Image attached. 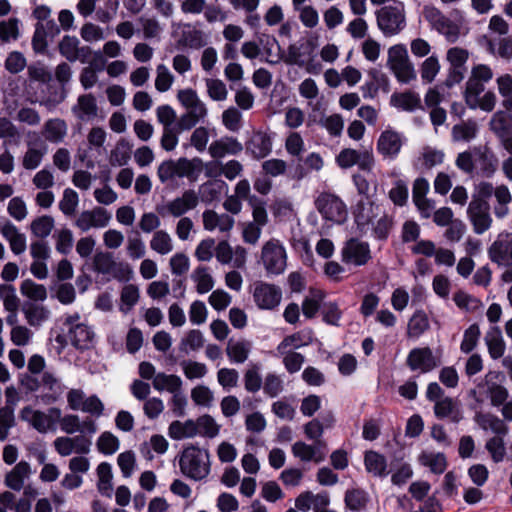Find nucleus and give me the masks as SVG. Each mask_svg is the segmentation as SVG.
<instances>
[{
	"mask_svg": "<svg viewBox=\"0 0 512 512\" xmlns=\"http://www.w3.org/2000/svg\"><path fill=\"white\" fill-rule=\"evenodd\" d=\"M80 314L64 315L57 320L55 342L58 344V354L71 344L79 351L89 350L94 346L95 333L89 325L80 321Z\"/></svg>",
	"mask_w": 512,
	"mask_h": 512,
	"instance_id": "f257e3e1",
	"label": "nucleus"
},
{
	"mask_svg": "<svg viewBox=\"0 0 512 512\" xmlns=\"http://www.w3.org/2000/svg\"><path fill=\"white\" fill-rule=\"evenodd\" d=\"M455 165L467 175L477 174L484 178H491L497 171L499 160L490 147L479 145L459 153Z\"/></svg>",
	"mask_w": 512,
	"mask_h": 512,
	"instance_id": "f03ea898",
	"label": "nucleus"
},
{
	"mask_svg": "<svg viewBox=\"0 0 512 512\" xmlns=\"http://www.w3.org/2000/svg\"><path fill=\"white\" fill-rule=\"evenodd\" d=\"M181 473L194 481L205 479L211 470L210 454L196 445L185 446L179 456Z\"/></svg>",
	"mask_w": 512,
	"mask_h": 512,
	"instance_id": "7ed1b4c3",
	"label": "nucleus"
},
{
	"mask_svg": "<svg viewBox=\"0 0 512 512\" xmlns=\"http://www.w3.org/2000/svg\"><path fill=\"white\" fill-rule=\"evenodd\" d=\"M379 30L385 37L399 34L406 26V17L402 3L386 5L376 11Z\"/></svg>",
	"mask_w": 512,
	"mask_h": 512,
	"instance_id": "20e7f679",
	"label": "nucleus"
},
{
	"mask_svg": "<svg viewBox=\"0 0 512 512\" xmlns=\"http://www.w3.org/2000/svg\"><path fill=\"white\" fill-rule=\"evenodd\" d=\"M315 206L326 221L342 224L347 219L346 204L334 193H320L315 199Z\"/></svg>",
	"mask_w": 512,
	"mask_h": 512,
	"instance_id": "39448f33",
	"label": "nucleus"
},
{
	"mask_svg": "<svg viewBox=\"0 0 512 512\" xmlns=\"http://www.w3.org/2000/svg\"><path fill=\"white\" fill-rule=\"evenodd\" d=\"M261 261L268 276H277L285 271L287 254L279 240L271 239L263 245Z\"/></svg>",
	"mask_w": 512,
	"mask_h": 512,
	"instance_id": "423d86ee",
	"label": "nucleus"
},
{
	"mask_svg": "<svg viewBox=\"0 0 512 512\" xmlns=\"http://www.w3.org/2000/svg\"><path fill=\"white\" fill-rule=\"evenodd\" d=\"M336 163L342 169H349L357 165L358 169L367 175L373 174L375 159L371 150H356L344 148L336 156Z\"/></svg>",
	"mask_w": 512,
	"mask_h": 512,
	"instance_id": "0eeeda50",
	"label": "nucleus"
},
{
	"mask_svg": "<svg viewBox=\"0 0 512 512\" xmlns=\"http://www.w3.org/2000/svg\"><path fill=\"white\" fill-rule=\"evenodd\" d=\"M372 258L370 245L356 237H352L344 242L341 249V259L346 264L354 266H364Z\"/></svg>",
	"mask_w": 512,
	"mask_h": 512,
	"instance_id": "6e6552de",
	"label": "nucleus"
},
{
	"mask_svg": "<svg viewBox=\"0 0 512 512\" xmlns=\"http://www.w3.org/2000/svg\"><path fill=\"white\" fill-rule=\"evenodd\" d=\"M406 365L411 371L428 373L441 365V357L434 355L430 347H417L408 353Z\"/></svg>",
	"mask_w": 512,
	"mask_h": 512,
	"instance_id": "1a4fd4ad",
	"label": "nucleus"
},
{
	"mask_svg": "<svg viewBox=\"0 0 512 512\" xmlns=\"http://www.w3.org/2000/svg\"><path fill=\"white\" fill-rule=\"evenodd\" d=\"M253 299L262 310H274L282 299V290L275 284L258 281L254 284Z\"/></svg>",
	"mask_w": 512,
	"mask_h": 512,
	"instance_id": "9d476101",
	"label": "nucleus"
},
{
	"mask_svg": "<svg viewBox=\"0 0 512 512\" xmlns=\"http://www.w3.org/2000/svg\"><path fill=\"white\" fill-rule=\"evenodd\" d=\"M245 152L255 160H261L270 155L273 147V134L257 130L245 142Z\"/></svg>",
	"mask_w": 512,
	"mask_h": 512,
	"instance_id": "9b49d317",
	"label": "nucleus"
},
{
	"mask_svg": "<svg viewBox=\"0 0 512 512\" xmlns=\"http://www.w3.org/2000/svg\"><path fill=\"white\" fill-rule=\"evenodd\" d=\"M489 259L499 266L512 265V234L500 233L488 249Z\"/></svg>",
	"mask_w": 512,
	"mask_h": 512,
	"instance_id": "f8f14e48",
	"label": "nucleus"
},
{
	"mask_svg": "<svg viewBox=\"0 0 512 512\" xmlns=\"http://www.w3.org/2000/svg\"><path fill=\"white\" fill-rule=\"evenodd\" d=\"M489 210V204L478 201H471L469 203L467 214L476 234H483L490 228L492 219Z\"/></svg>",
	"mask_w": 512,
	"mask_h": 512,
	"instance_id": "ddd939ff",
	"label": "nucleus"
},
{
	"mask_svg": "<svg viewBox=\"0 0 512 512\" xmlns=\"http://www.w3.org/2000/svg\"><path fill=\"white\" fill-rule=\"evenodd\" d=\"M41 387L43 388V393L38 398L44 405H51L57 402L65 390V386L60 380L47 371L41 376Z\"/></svg>",
	"mask_w": 512,
	"mask_h": 512,
	"instance_id": "4468645a",
	"label": "nucleus"
},
{
	"mask_svg": "<svg viewBox=\"0 0 512 512\" xmlns=\"http://www.w3.org/2000/svg\"><path fill=\"white\" fill-rule=\"evenodd\" d=\"M199 202L197 193L194 190H186L181 197H177L174 200L167 203L165 208L160 212L164 215V210L173 217H181L186 212L194 209Z\"/></svg>",
	"mask_w": 512,
	"mask_h": 512,
	"instance_id": "2eb2a0df",
	"label": "nucleus"
},
{
	"mask_svg": "<svg viewBox=\"0 0 512 512\" xmlns=\"http://www.w3.org/2000/svg\"><path fill=\"white\" fill-rule=\"evenodd\" d=\"M402 147L401 135L392 130L383 131L377 141V151L385 159H395Z\"/></svg>",
	"mask_w": 512,
	"mask_h": 512,
	"instance_id": "dca6fc26",
	"label": "nucleus"
},
{
	"mask_svg": "<svg viewBox=\"0 0 512 512\" xmlns=\"http://www.w3.org/2000/svg\"><path fill=\"white\" fill-rule=\"evenodd\" d=\"M373 207L374 202L372 200L360 199L353 208L354 221L361 235L367 233L369 226L376 217Z\"/></svg>",
	"mask_w": 512,
	"mask_h": 512,
	"instance_id": "f3484780",
	"label": "nucleus"
},
{
	"mask_svg": "<svg viewBox=\"0 0 512 512\" xmlns=\"http://www.w3.org/2000/svg\"><path fill=\"white\" fill-rule=\"evenodd\" d=\"M71 111L82 122L93 120L98 115L96 97L92 93L78 96L77 103L72 106Z\"/></svg>",
	"mask_w": 512,
	"mask_h": 512,
	"instance_id": "a211bd4d",
	"label": "nucleus"
},
{
	"mask_svg": "<svg viewBox=\"0 0 512 512\" xmlns=\"http://www.w3.org/2000/svg\"><path fill=\"white\" fill-rule=\"evenodd\" d=\"M20 418L32 425L40 433H46L48 430H54V421L46 413L34 410L30 406H25L20 412Z\"/></svg>",
	"mask_w": 512,
	"mask_h": 512,
	"instance_id": "6ab92c4d",
	"label": "nucleus"
},
{
	"mask_svg": "<svg viewBox=\"0 0 512 512\" xmlns=\"http://www.w3.org/2000/svg\"><path fill=\"white\" fill-rule=\"evenodd\" d=\"M434 414L439 419L449 418L455 424L463 419L458 403L451 397H444L441 401H436Z\"/></svg>",
	"mask_w": 512,
	"mask_h": 512,
	"instance_id": "aec40b11",
	"label": "nucleus"
},
{
	"mask_svg": "<svg viewBox=\"0 0 512 512\" xmlns=\"http://www.w3.org/2000/svg\"><path fill=\"white\" fill-rule=\"evenodd\" d=\"M21 311L27 323L33 327L40 326L50 316V311L44 305L32 301H25L22 304Z\"/></svg>",
	"mask_w": 512,
	"mask_h": 512,
	"instance_id": "412c9836",
	"label": "nucleus"
},
{
	"mask_svg": "<svg viewBox=\"0 0 512 512\" xmlns=\"http://www.w3.org/2000/svg\"><path fill=\"white\" fill-rule=\"evenodd\" d=\"M1 233L9 242L10 249L15 255H20L26 250V236L13 223L7 221L1 229Z\"/></svg>",
	"mask_w": 512,
	"mask_h": 512,
	"instance_id": "4be33fe9",
	"label": "nucleus"
},
{
	"mask_svg": "<svg viewBox=\"0 0 512 512\" xmlns=\"http://www.w3.org/2000/svg\"><path fill=\"white\" fill-rule=\"evenodd\" d=\"M474 421L483 429H490L496 436H506L509 427L498 416L491 413L477 412Z\"/></svg>",
	"mask_w": 512,
	"mask_h": 512,
	"instance_id": "5701e85b",
	"label": "nucleus"
},
{
	"mask_svg": "<svg viewBox=\"0 0 512 512\" xmlns=\"http://www.w3.org/2000/svg\"><path fill=\"white\" fill-rule=\"evenodd\" d=\"M67 124L60 118L48 119L43 126V135L45 139L53 144L63 142L67 135Z\"/></svg>",
	"mask_w": 512,
	"mask_h": 512,
	"instance_id": "b1692460",
	"label": "nucleus"
},
{
	"mask_svg": "<svg viewBox=\"0 0 512 512\" xmlns=\"http://www.w3.org/2000/svg\"><path fill=\"white\" fill-rule=\"evenodd\" d=\"M324 447L325 443L323 441H317L314 445L306 444L303 441H297L292 446V454L303 462H309L311 460L320 462L323 458L317 457V453Z\"/></svg>",
	"mask_w": 512,
	"mask_h": 512,
	"instance_id": "393cba45",
	"label": "nucleus"
},
{
	"mask_svg": "<svg viewBox=\"0 0 512 512\" xmlns=\"http://www.w3.org/2000/svg\"><path fill=\"white\" fill-rule=\"evenodd\" d=\"M251 342L245 339H230L227 343L226 354L232 363H244L251 351Z\"/></svg>",
	"mask_w": 512,
	"mask_h": 512,
	"instance_id": "a878e982",
	"label": "nucleus"
},
{
	"mask_svg": "<svg viewBox=\"0 0 512 512\" xmlns=\"http://www.w3.org/2000/svg\"><path fill=\"white\" fill-rule=\"evenodd\" d=\"M176 164L177 176L187 177L192 180H196L198 178L204 166L202 159L199 157H195L192 159L181 157L176 161Z\"/></svg>",
	"mask_w": 512,
	"mask_h": 512,
	"instance_id": "bb28decb",
	"label": "nucleus"
},
{
	"mask_svg": "<svg viewBox=\"0 0 512 512\" xmlns=\"http://www.w3.org/2000/svg\"><path fill=\"white\" fill-rule=\"evenodd\" d=\"M485 342L492 359L496 360L503 357L505 342L502 337L501 329L498 326H494L490 329L485 337Z\"/></svg>",
	"mask_w": 512,
	"mask_h": 512,
	"instance_id": "cd10ccee",
	"label": "nucleus"
},
{
	"mask_svg": "<svg viewBox=\"0 0 512 512\" xmlns=\"http://www.w3.org/2000/svg\"><path fill=\"white\" fill-rule=\"evenodd\" d=\"M366 470L377 477L387 475V460L384 455L376 451H367L364 456Z\"/></svg>",
	"mask_w": 512,
	"mask_h": 512,
	"instance_id": "c85d7f7f",
	"label": "nucleus"
},
{
	"mask_svg": "<svg viewBox=\"0 0 512 512\" xmlns=\"http://www.w3.org/2000/svg\"><path fill=\"white\" fill-rule=\"evenodd\" d=\"M225 189L227 184L223 180L213 179L205 182L199 189L202 202L209 204L218 200Z\"/></svg>",
	"mask_w": 512,
	"mask_h": 512,
	"instance_id": "c756f323",
	"label": "nucleus"
},
{
	"mask_svg": "<svg viewBox=\"0 0 512 512\" xmlns=\"http://www.w3.org/2000/svg\"><path fill=\"white\" fill-rule=\"evenodd\" d=\"M365 174L366 173L353 174L352 182L357 190V193L362 197L361 199L371 200L377 190V181L368 179Z\"/></svg>",
	"mask_w": 512,
	"mask_h": 512,
	"instance_id": "7c9ffc66",
	"label": "nucleus"
},
{
	"mask_svg": "<svg viewBox=\"0 0 512 512\" xmlns=\"http://www.w3.org/2000/svg\"><path fill=\"white\" fill-rule=\"evenodd\" d=\"M488 51L500 58L509 60L512 58V35L502 38L489 39L487 41Z\"/></svg>",
	"mask_w": 512,
	"mask_h": 512,
	"instance_id": "2f4dec72",
	"label": "nucleus"
},
{
	"mask_svg": "<svg viewBox=\"0 0 512 512\" xmlns=\"http://www.w3.org/2000/svg\"><path fill=\"white\" fill-rule=\"evenodd\" d=\"M420 103L419 95L411 91L394 93L391 96V104L405 111H414L420 106Z\"/></svg>",
	"mask_w": 512,
	"mask_h": 512,
	"instance_id": "473e14b6",
	"label": "nucleus"
},
{
	"mask_svg": "<svg viewBox=\"0 0 512 512\" xmlns=\"http://www.w3.org/2000/svg\"><path fill=\"white\" fill-rule=\"evenodd\" d=\"M490 128L500 139L512 134V117L505 112H497L490 121Z\"/></svg>",
	"mask_w": 512,
	"mask_h": 512,
	"instance_id": "72a5a7b5",
	"label": "nucleus"
},
{
	"mask_svg": "<svg viewBox=\"0 0 512 512\" xmlns=\"http://www.w3.org/2000/svg\"><path fill=\"white\" fill-rule=\"evenodd\" d=\"M181 386V378L174 374L167 375L165 373H158L153 379V387L158 391L166 389L171 393H175L180 391Z\"/></svg>",
	"mask_w": 512,
	"mask_h": 512,
	"instance_id": "f704fd0d",
	"label": "nucleus"
},
{
	"mask_svg": "<svg viewBox=\"0 0 512 512\" xmlns=\"http://www.w3.org/2000/svg\"><path fill=\"white\" fill-rule=\"evenodd\" d=\"M20 292L32 302H42L47 298V290L45 286L37 284L31 279H26L21 283Z\"/></svg>",
	"mask_w": 512,
	"mask_h": 512,
	"instance_id": "c9c22d12",
	"label": "nucleus"
},
{
	"mask_svg": "<svg viewBox=\"0 0 512 512\" xmlns=\"http://www.w3.org/2000/svg\"><path fill=\"white\" fill-rule=\"evenodd\" d=\"M428 328L429 320L427 314L422 310H418L409 320L407 333L411 338H419Z\"/></svg>",
	"mask_w": 512,
	"mask_h": 512,
	"instance_id": "e433bc0d",
	"label": "nucleus"
},
{
	"mask_svg": "<svg viewBox=\"0 0 512 512\" xmlns=\"http://www.w3.org/2000/svg\"><path fill=\"white\" fill-rule=\"evenodd\" d=\"M344 501L348 509L359 512L366 508L369 498L364 490L352 489L346 491Z\"/></svg>",
	"mask_w": 512,
	"mask_h": 512,
	"instance_id": "4c0bfd02",
	"label": "nucleus"
},
{
	"mask_svg": "<svg viewBox=\"0 0 512 512\" xmlns=\"http://www.w3.org/2000/svg\"><path fill=\"white\" fill-rule=\"evenodd\" d=\"M477 124L475 121L468 120L460 124H456L452 128V138L454 141L469 142L477 135Z\"/></svg>",
	"mask_w": 512,
	"mask_h": 512,
	"instance_id": "58836bf2",
	"label": "nucleus"
},
{
	"mask_svg": "<svg viewBox=\"0 0 512 512\" xmlns=\"http://www.w3.org/2000/svg\"><path fill=\"white\" fill-rule=\"evenodd\" d=\"M419 460L422 465L429 467L435 474H442L447 467L446 457L443 453L423 452Z\"/></svg>",
	"mask_w": 512,
	"mask_h": 512,
	"instance_id": "ea45409f",
	"label": "nucleus"
},
{
	"mask_svg": "<svg viewBox=\"0 0 512 512\" xmlns=\"http://www.w3.org/2000/svg\"><path fill=\"white\" fill-rule=\"evenodd\" d=\"M453 301L456 306L466 312H475L479 310L483 304L482 301L473 295L466 293L465 291L459 290L453 295Z\"/></svg>",
	"mask_w": 512,
	"mask_h": 512,
	"instance_id": "a19ab883",
	"label": "nucleus"
},
{
	"mask_svg": "<svg viewBox=\"0 0 512 512\" xmlns=\"http://www.w3.org/2000/svg\"><path fill=\"white\" fill-rule=\"evenodd\" d=\"M131 157V145L125 139H120L111 151L110 163L112 166H124Z\"/></svg>",
	"mask_w": 512,
	"mask_h": 512,
	"instance_id": "79ce46f5",
	"label": "nucleus"
},
{
	"mask_svg": "<svg viewBox=\"0 0 512 512\" xmlns=\"http://www.w3.org/2000/svg\"><path fill=\"white\" fill-rule=\"evenodd\" d=\"M191 277L197 284L196 289L199 294L209 292L214 286V280L205 266L197 267Z\"/></svg>",
	"mask_w": 512,
	"mask_h": 512,
	"instance_id": "37998d69",
	"label": "nucleus"
},
{
	"mask_svg": "<svg viewBox=\"0 0 512 512\" xmlns=\"http://www.w3.org/2000/svg\"><path fill=\"white\" fill-rule=\"evenodd\" d=\"M0 139H4V144L19 145L21 134L18 128L6 117H0Z\"/></svg>",
	"mask_w": 512,
	"mask_h": 512,
	"instance_id": "c03bdc74",
	"label": "nucleus"
},
{
	"mask_svg": "<svg viewBox=\"0 0 512 512\" xmlns=\"http://www.w3.org/2000/svg\"><path fill=\"white\" fill-rule=\"evenodd\" d=\"M80 41L76 36L65 35L58 44V50L61 56H63L69 62L77 61L76 50Z\"/></svg>",
	"mask_w": 512,
	"mask_h": 512,
	"instance_id": "a18cd8bd",
	"label": "nucleus"
},
{
	"mask_svg": "<svg viewBox=\"0 0 512 512\" xmlns=\"http://www.w3.org/2000/svg\"><path fill=\"white\" fill-rule=\"evenodd\" d=\"M54 227V219L51 216L43 215L37 217L31 222L30 229L34 236L46 238L50 235Z\"/></svg>",
	"mask_w": 512,
	"mask_h": 512,
	"instance_id": "49530a36",
	"label": "nucleus"
},
{
	"mask_svg": "<svg viewBox=\"0 0 512 512\" xmlns=\"http://www.w3.org/2000/svg\"><path fill=\"white\" fill-rule=\"evenodd\" d=\"M323 300L324 294L321 291H316L311 297H306L301 307L303 315L308 319L314 318L317 312L321 310Z\"/></svg>",
	"mask_w": 512,
	"mask_h": 512,
	"instance_id": "de8ad7c7",
	"label": "nucleus"
},
{
	"mask_svg": "<svg viewBox=\"0 0 512 512\" xmlns=\"http://www.w3.org/2000/svg\"><path fill=\"white\" fill-rule=\"evenodd\" d=\"M115 260L110 252H97L93 257V269L103 275H109L113 271Z\"/></svg>",
	"mask_w": 512,
	"mask_h": 512,
	"instance_id": "09e8293b",
	"label": "nucleus"
},
{
	"mask_svg": "<svg viewBox=\"0 0 512 512\" xmlns=\"http://www.w3.org/2000/svg\"><path fill=\"white\" fill-rule=\"evenodd\" d=\"M0 299L3 301L5 310L18 311L20 300L16 295V289L11 284H0Z\"/></svg>",
	"mask_w": 512,
	"mask_h": 512,
	"instance_id": "8fccbe9b",
	"label": "nucleus"
},
{
	"mask_svg": "<svg viewBox=\"0 0 512 512\" xmlns=\"http://www.w3.org/2000/svg\"><path fill=\"white\" fill-rule=\"evenodd\" d=\"M150 247L161 255L168 254L173 249L169 234L163 230H158L154 233L150 241Z\"/></svg>",
	"mask_w": 512,
	"mask_h": 512,
	"instance_id": "3c124183",
	"label": "nucleus"
},
{
	"mask_svg": "<svg viewBox=\"0 0 512 512\" xmlns=\"http://www.w3.org/2000/svg\"><path fill=\"white\" fill-rule=\"evenodd\" d=\"M320 312L322 319L326 324L339 326V321L342 317V311L336 302L323 301Z\"/></svg>",
	"mask_w": 512,
	"mask_h": 512,
	"instance_id": "603ef678",
	"label": "nucleus"
},
{
	"mask_svg": "<svg viewBox=\"0 0 512 512\" xmlns=\"http://www.w3.org/2000/svg\"><path fill=\"white\" fill-rule=\"evenodd\" d=\"M244 387L250 393L258 392L262 387L260 365L253 364L244 374Z\"/></svg>",
	"mask_w": 512,
	"mask_h": 512,
	"instance_id": "864d4df0",
	"label": "nucleus"
},
{
	"mask_svg": "<svg viewBox=\"0 0 512 512\" xmlns=\"http://www.w3.org/2000/svg\"><path fill=\"white\" fill-rule=\"evenodd\" d=\"M504 437L505 436H494L486 442L485 448L495 463H499L504 460L506 454Z\"/></svg>",
	"mask_w": 512,
	"mask_h": 512,
	"instance_id": "5fc2aeb1",
	"label": "nucleus"
},
{
	"mask_svg": "<svg viewBox=\"0 0 512 512\" xmlns=\"http://www.w3.org/2000/svg\"><path fill=\"white\" fill-rule=\"evenodd\" d=\"M79 203V197L75 190L66 188L63 192V197L59 202V209L66 216H72Z\"/></svg>",
	"mask_w": 512,
	"mask_h": 512,
	"instance_id": "6e6d98bb",
	"label": "nucleus"
},
{
	"mask_svg": "<svg viewBox=\"0 0 512 512\" xmlns=\"http://www.w3.org/2000/svg\"><path fill=\"white\" fill-rule=\"evenodd\" d=\"M480 337V329L478 324L474 323L470 325L463 335V340L460 345V349L463 353L468 354L477 346Z\"/></svg>",
	"mask_w": 512,
	"mask_h": 512,
	"instance_id": "4d7b16f0",
	"label": "nucleus"
},
{
	"mask_svg": "<svg viewBox=\"0 0 512 512\" xmlns=\"http://www.w3.org/2000/svg\"><path fill=\"white\" fill-rule=\"evenodd\" d=\"M204 345V338H203V334L201 333L200 330H196V329H193V330H190L186 337L183 338L180 342V346H179V349L184 352V353H188V348L190 350H198L200 348H202Z\"/></svg>",
	"mask_w": 512,
	"mask_h": 512,
	"instance_id": "13d9d810",
	"label": "nucleus"
},
{
	"mask_svg": "<svg viewBox=\"0 0 512 512\" xmlns=\"http://www.w3.org/2000/svg\"><path fill=\"white\" fill-rule=\"evenodd\" d=\"M248 203L252 208V214L254 219V224L258 226H263L267 223V211H266V203L264 200L258 198L255 195H252L248 198Z\"/></svg>",
	"mask_w": 512,
	"mask_h": 512,
	"instance_id": "bf43d9fd",
	"label": "nucleus"
},
{
	"mask_svg": "<svg viewBox=\"0 0 512 512\" xmlns=\"http://www.w3.org/2000/svg\"><path fill=\"white\" fill-rule=\"evenodd\" d=\"M97 448L104 455H112L119 449V439L110 432H103L98 438Z\"/></svg>",
	"mask_w": 512,
	"mask_h": 512,
	"instance_id": "052dcab7",
	"label": "nucleus"
},
{
	"mask_svg": "<svg viewBox=\"0 0 512 512\" xmlns=\"http://www.w3.org/2000/svg\"><path fill=\"white\" fill-rule=\"evenodd\" d=\"M424 17L438 33L443 30V27L450 20L438 8L433 6L424 8Z\"/></svg>",
	"mask_w": 512,
	"mask_h": 512,
	"instance_id": "680f3d73",
	"label": "nucleus"
},
{
	"mask_svg": "<svg viewBox=\"0 0 512 512\" xmlns=\"http://www.w3.org/2000/svg\"><path fill=\"white\" fill-rule=\"evenodd\" d=\"M19 37V20L10 18L0 21V39L3 43L9 42L11 39L16 40Z\"/></svg>",
	"mask_w": 512,
	"mask_h": 512,
	"instance_id": "e2e57ef3",
	"label": "nucleus"
},
{
	"mask_svg": "<svg viewBox=\"0 0 512 512\" xmlns=\"http://www.w3.org/2000/svg\"><path fill=\"white\" fill-rule=\"evenodd\" d=\"M439 70L440 64L437 56L431 55L425 59L420 69L423 82L431 83L439 73Z\"/></svg>",
	"mask_w": 512,
	"mask_h": 512,
	"instance_id": "0e129e2a",
	"label": "nucleus"
},
{
	"mask_svg": "<svg viewBox=\"0 0 512 512\" xmlns=\"http://www.w3.org/2000/svg\"><path fill=\"white\" fill-rule=\"evenodd\" d=\"M284 389L283 380L275 373H268L263 383V391L270 398L277 397Z\"/></svg>",
	"mask_w": 512,
	"mask_h": 512,
	"instance_id": "69168bd1",
	"label": "nucleus"
},
{
	"mask_svg": "<svg viewBox=\"0 0 512 512\" xmlns=\"http://www.w3.org/2000/svg\"><path fill=\"white\" fill-rule=\"evenodd\" d=\"M47 31H45L44 25L41 22H38L35 25V31L32 37V48L35 53L44 54L48 48L47 42Z\"/></svg>",
	"mask_w": 512,
	"mask_h": 512,
	"instance_id": "338daca9",
	"label": "nucleus"
},
{
	"mask_svg": "<svg viewBox=\"0 0 512 512\" xmlns=\"http://www.w3.org/2000/svg\"><path fill=\"white\" fill-rule=\"evenodd\" d=\"M390 200L397 206H404L408 200V186L403 180H397L389 191Z\"/></svg>",
	"mask_w": 512,
	"mask_h": 512,
	"instance_id": "774afa93",
	"label": "nucleus"
}]
</instances>
